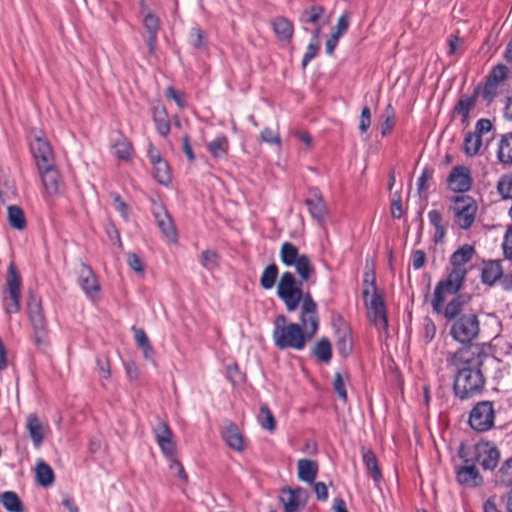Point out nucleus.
Returning a JSON list of instances; mask_svg holds the SVG:
<instances>
[{
	"label": "nucleus",
	"mask_w": 512,
	"mask_h": 512,
	"mask_svg": "<svg viewBox=\"0 0 512 512\" xmlns=\"http://www.w3.org/2000/svg\"><path fill=\"white\" fill-rule=\"evenodd\" d=\"M260 137L263 142L268 144H275L277 146L281 145V139L278 132L273 131L270 128H264L261 131Z\"/></svg>",
	"instance_id": "obj_52"
},
{
	"label": "nucleus",
	"mask_w": 512,
	"mask_h": 512,
	"mask_svg": "<svg viewBox=\"0 0 512 512\" xmlns=\"http://www.w3.org/2000/svg\"><path fill=\"white\" fill-rule=\"evenodd\" d=\"M476 461L486 470H493L500 458L495 445L490 442H480L475 446Z\"/></svg>",
	"instance_id": "obj_14"
},
{
	"label": "nucleus",
	"mask_w": 512,
	"mask_h": 512,
	"mask_svg": "<svg viewBox=\"0 0 512 512\" xmlns=\"http://www.w3.org/2000/svg\"><path fill=\"white\" fill-rule=\"evenodd\" d=\"M307 499V491L301 487L283 489L279 496V500L284 507V512H296L299 507L306 504Z\"/></svg>",
	"instance_id": "obj_15"
},
{
	"label": "nucleus",
	"mask_w": 512,
	"mask_h": 512,
	"mask_svg": "<svg viewBox=\"0 0 512 512\" xmlns=\"http://www.w3.org/2000/svg\"><path fill=\"white\" fill-rule=\"evenodd\" d=\"M479 346L483 348L480 357L483 374H491L495 380L502 379L508 373L507 365L495 356L490 355L485 344H479Z\"/></svg>",
	"instance_id": "obj_13"
},
{
	"label": "nucleus",
	"mask_w": 512,
	"mask_h": 512,
	"mask_svg": "<svg viewBox=\"0 0 512 512\" xmlns=\"http://www.w3.org/2000/svg\"><path fill=\"white\" fill-rule=\"evenodd\" d=\"M201 263L207 269L217 266V254L213 251H204L201 255Z\"/></svg>",
	"instance_id": "obj_57"
},
{
	"label": "nucleus",
	"mask_w": 512,
	"mask_h": 512,
	"mask_svg": "<svg viewBox=\"0 0 512 512\" xmlns=\"http://www.w3.org/2000/svg\"><path fill=\"white\" fill-rule=\"evenodd\" d=\"M324 8L320 5H312L303 10L300 21L306 24H318L320 18L324 14Z\"/></svg>",
	"instance_id": "obj_45"
},
{
	"label": "nucleus",
	"mask_w": 512,
	"mask_h": 512,
	"mask_svg": "<svg viewBox=\"0 0 512 512\" xmlns=\"http://www.w3.org/2000/svg\"><path fill=\"white\" fill-rule=\"evenodd\" d=\"M495 411L491 401H480L470 411L469 425L478 432H485L494 426Z\"/></svg>",
	"instance_id": "obj_10"
},
{
	"label": "nucleus",
	"mask_w": 512,
	"mask_h": 512,
	"mask_svg": "<svg viewBox=\"0 0 512 512\" xmlns=\"http://www.w3.org/2000/svg\"><path fill=\"white\" fill-rule=\"evenodd\" d=\"M153 122L157 132L166 137L170 133L171 125L166 108L162 104L153 107Z\"/></svg>",
	"instance_id": "obj_24"
},
{
	"label": "nucleus",
	"mask_w": 512,
	"mask_h": 512,
	"mask_svg": "<svg viewBox=\"0 0 512 512\" xmlns=\"http://www.w3.org/2000/svg\"><path fill=\"white\" fill-rule=\"evenodd\" d=\"M468 295H458L454 297L443 309L444 317L451 321L456 320L459 316L463 315L464 306L469 302Z\"/></svg>",
	"instance_id": "obj_25"
},
{
	"label": "nucleus",
	"mask_w": 512,
	"mask_h": 512,
	"mask_svg": "<svg viewBox=\"0 0 512 512\" xmlns=\"http://www.w3.org/2000/svg\"><path fill=\"white\" fill-rule=\"evenodd\" d=\"M280 260L286 267H294L300 278L296 284L301 288L303 282L309 280L314 273V267L306 254H300L298 248L291 242H284L280 247Z\"/></svg>",
	"instance_id": "obj_4"
},
{
	"label": "nucleus",
	"mask_w": 512,
	"mask_h": 512,
	"mask_svg": "<svg viewBox=\"0 0 512 512\" xmlns=\"http://www.w3.org/2000/svg\"><path fill=\"white\" fill-rule=\"evenodd\" d=\"M467 274V269L453 268L450 271L446 280L440 281L433 294L431 301L432 308L435 312L440 313L445 301L446 295H455L462 288L464 279Z\"/></svg>",
	"instance_id": "obj_6"
},
{
	"label": "nucleus",
	"mask_w": 512,
	"mask_h": 512,
	"mask_svg": "<svg viewBox=\"0 0 512 512\" xmlns=\"http://www.w3.org/2000/svg\"><path fill=\"white\" fill-rule=\"evenodd\" d=\"M502 248L505 258L512 261V228L505 233Z\"/></svg>",
	"instance_id": "obj_55"
},
{
	"label": "nucleus",
	"mask_w": 512,
	"mask_h": 512,
	"mask_svg": "<svg viewBox=\"0 0 512 512\" xmlns=\"http://www.w3.org/2000/svg\"><path fill=\"white\" fill-rule=\"evenodd\" d=\"M483 348L479 344L466 345L447 356L448 365L457 370L454 392L460 399H468L479 394L485 384L481 369Z\"/></svg>",
	"instance_id": "obj_2"
},
{
	"label": "nucleus",
	"mask_w": 512,
	"mask_h": 512,
	"mask_svg": "<svg viewBox=\"0 0 512 512\" xmlns=\"http://www.w3.org/2000/svg\"><path fill=\"white\" fill-rule=\"evenodd\" d=\"M28 319L33 331L34 341L37 345L46 343L48 336V321L42 306V301L35 294L30 293L26 300Z\"/></svg>",
	"instance_id": "obj_5"
},
{
	"label": "nucleus",
	"mask_w": 512,
	"mask_h": 512,
	"mask_svg": "<svg viewBox=\"0 0 512 512\" xmlns=\"http://www.w3.org/2000/svg\"><path fill=\"white\" fill-rule=\"evenodd\" d=\"M333 388L337 395L339 396V398L345 402L347 400V392L345 388L344 379L341 373L339 372H337L334 376Z\"/></svg>",
	"instance_id": "obj_51"
},
{
	"label": "nucleus",
	"mask_w": 512,
	"mask_h": 512,
	"mask_svg": "<svg viewBox=\"0 0 512 512\" xmlns=\"http://www.w3.org/2000/svg\"><path fill=\"white\" fill-rule=\"evenodd\" d=\"M278 272V267L275 263L266 266L260 277L261 287L265 290L272 289L276 283Z\"/></svg>",
	"instance_id": "obj_41"
},
{
	"label": "nucleus",
	"mask_w": 512,
	"mask_h": 512,
	"mask_svg": "<svg viewBox=\"0 0 512 512\" xmlns=\"http://www.w3.org/2000/svg\"><path fill=\"white\" fill-rule=\"evenodd\" d=\"M26 428L33 445L36 448L40 447L44 440V425L37 414L30 413L27 416Z\"/></svg>",
	"instance_id": "obj_22"
},
{
	"label": "nucleus",
	"mask_w": 512,
	"mask_h": 512,
	"mask_svg": "<svg viewBox=\"0 0 512 512\" xmlns=\"http://www.w3.org/2000/svg\"><path fill=\"white\" fill-rule=\"evenodd\" d=\"M277 296L283 301L288 312H294L301 304L300 324L289 322L283 314L276 316L273 322V341L279 350L293 349L301 351L314 337L319 327L317 304L310 293H303L296 284L295 276L284 272L277 285Z\"/></svg>",
	"instance_id": "obj_1"
},
{
	"label": "nucleus",
	"mask_w": 512,
	"mask_h": 512,
	"mask_svg": "<svg viewBox=\"0 0 512 512\" xmlns=\"http://www.w3.org/2000/svg\"><path fill=\"white\" fill-rule=\"evenodd\" d=\"M362 459L369 475L372 477L375 483H379L382 479V474L379 469L375 454L371 450H366L362 454Z\"/></svg>",
	"instance_id": "obj_35"
},
{
	"label": "nucleus",
	"mask_w": 512,
	"mask_h": 512,
	"mask_svg": "<svg viewBox=\"0 0 512 512\" xmlns=\"http://www.w3.org/2000/svg\"><path fill=\"white\" fill-rule=\"evenodd\" d=\"M259 425L269 432H273L276 428L275 418L266 404L260 407L259 414L257 415Z\"/></svg>",
	"instance_id": "obj_43"
},
{
	"label": "nucleus",
	"mask_w": 512,
	"mask_h": 512,
	"mask_svg": "<svg viewBox=\"0 0 512 512\" xmlns=\"http://www.w3.org/2000/svg\"><path fill=\"white\" fill-rule=\"evenodd\" d=\"M312 354L321 362L329 363L332 357V348L328 339L322 338L313 347Z\"/></svg>",
	"instance_id": "obj_39"
},
{
	"label": "nucleus",
	"mask_w": 512,
	"mask_h": 512,
	"mask_svg": "<svg viewBox=\"0 0 512 512\" xmlns=\"http://www.w3.org/2000/svg\"><path fill=\"white\" fill-rule=\"evenodd\" d=\"M336 349L338 353L346 358L352 352V338L348 326L343 325L336 331Z\"/></svg>",
	"instance_id": "obj_27"
},
{
	"label": "nucleus",
	"mask_w": 512,
	"mask_h": 512,
	"mask_svg": "<svg viewBox=\"0 0 512 512\" xmlns=\"http://www.w3.org/2000/svg\"><path fill=\"white\" fill-rule=\"evenodd\" d=\"M153 433L162 453L167 457H172L175 453V443L173 433L167 423L159 420L153 428Z\"/></svg>",
	"instance_id": "obj_16"
},
{
	"label": "nucleus",
	"mask_w": 512,
	"mask_h": 512,
	"mask_svg": "<svg viewBox=\"0 0 512 512\" xmlns=\"http://www.w3.org/2000/svg\"><path fill=\"white\" fill-rule=\"evenodd\" d=\"M498 159L503 164H512V132L502 136L498 151Z\"/></svg>",
	"instance_id": "obj_33"
},
{
	"label": "nucleus",
	"mask_w": 512,
	"mask_h": 512,
	"mask_svg": "<svg viewBox=\"0 0 512 512\" xmlns=\"http://www.w3.org/2000/svg\"><path fill=\"white\" fill-rule=\"evenodd\" d=\"M492 129V123L488 119H480L476 122L475 130L473 133L478 134L482 138L484 133L489 132Z\"/></svg>",
	"instance_id": "obj_62"
},
{
	"label": "nucleus",
	"mask_w": 512,
	"mask_h": 512,
	"mask_svg": "<svg viewBox=\"0 0 512 512\" xmlns=\"http://www.w3.org/2000/svg\"><path fill=\"white\" fill-rule=\"evenodd\" d=\"M475 98L463 96L457 102L454 111L462 117V123H468L469 113L475 106Z\"/></svg>",
	"instance_id": "obj_42"
},
{
	"label": "nucleus",
	"mask_w": 512,
	"mask_h": 512,
	"mask_svg": "<svg viewBox=\"0 0 512 512\" xmlns=\"http://www.w3.org/2000/svg\"><path fill=\"white\" fill-rule=\"evenodd\" d=\"M480 332V322L475 313H466L454 320L451 328V337L461 343L469 344L477 338Z\"/></svg>",
	"instance_id": "obj_8"
},
{
	"label": "nucleus",
	"mask_w": 512,
	"mask_h": 512,
	"mask_svg": "<svg viewBox=\"0 0 512 512\" xmlns=\"http://www.w3.org/2000/svg\"><path fill=\"white\" fill-rule=\"evenodd\" d=\"M43 187L47 194L54 195L59 190V174L53 165H49L47 168H38Z\"/></svg>",
	"instance_id": "obj_23"
},
{
	"label": "nucleus",
	"mask_w": 512,
	"mask_h": 512,
	"mask_svg": "<svg viewBox=\"0 0 512 512\" xmlns=\"http://www.w3.org/2000/svg\"><path fill=\"white\" fill-rule=\"evenodd\" d=\"M456 480L460 485L470 488L478 487L483 483V478L477 467L469 463L468 460L465 461L464 465L456 468Z\"/></svg>",
	"instance_id": "obj_17"
},
{
	"label": "nucleus",
	"mask_w": 512,
	"mask_h": 512,
	"mask_svg": "<svg viewBox=\"0 0 512 512\" xmlns=\"http://www.w3.org/2000/svg\"><path fill=\"white\" fill-rule=\"evenodd\" d=\"M106 233H107L110 241L114 245H117L118 247H121L122 243H121L120 235H119V232H118V230L116 229V227L114 225H112V224L107 225Z\"/></svg>",
	"instance_id": "obj_64"
},
{
	"label": "nucleus",
	"mask_w": 512,
	"mask_h": 512,
	"mask_svg": "<svg viewBox=\"0 0 512 512\" xmlns=\"http://www.w3.org/2000/svg\"><path fill=\"white\" fill-rule=\"evenodd\" d=\"M474 253L475 250L471 245H463L451 255L452 267L466 269L465 265L472 259Z\"/></svg>",
	"instance_id": "obj_29"
},
{
	"label": "nucleus",
	"mask_w": 512,
	"mask_h": 512,
	"mask_svg": "<svg viewBox=\"0 0 512 512\" xmlns=\"http://www.w3.org/2000/svg\"><path fill=\"white\" fill-rule=\"evenodd\" d=\"M30 150L38 168H47L53 165L54 156L48 141L40 135H35L30 142Z\"/></svg>",
	"instance_id": "obj_12"
},
{
	"label": "nucleus",
	"mask_w": 512,
	"mask_h": 512,
	"mask_svg": "<svg viewBox=\"0 0 512 512\" xmlns=\"http://www.w3.org/2000/svg\"><path fill=\"white\" fill-rule=\"evenodd\" d=\"M472 184L471 169L465 165L453 167L447 177V186L455 193L463 194L470 191Z\"/></svg>",
	"instance_id": "obj_11"
},
{
	"label": "nucleus",
	"mask_w": 512,
	"mask_h": 512,
	"mask_svg": "<svg viewBox=\"0 0 512 512\" xmlns=\"http://www.w3.org/2000/svg\"><path fill=\"white\" fill-rule=\"evenodd\" d=\"M391 215L395 219H400L404 215V210L402 207V200H401V193L399 191H396L392 195Z\"/></svg>",
	"instance_id": "obj_50"
},
{
	"label": "nucleus",
	"mask_w": 512,
	"mask_h": 512,
	"mask_svg": "<svg viewBox=\"0 0 512 512\" xmlns=\"http://www.w3.org/2000/svg\"><path fill=\"white\" fill-rule=\"evenodd\" d=\"M349 25H350V14L348 12H344L338 18L337 23L333 29L344 35L347 32Z\"/></svg>",
	"instance_id": "obj_59"
},
{
	"label": "nucleus",
	"mask_w": 512,
	"mask_h": 512,
	"mask_svg": "<svg viewBox=\"0 0 512 512\" xmlns=\"http://www.w3.org/2000/svg\"><path fill=\"white\" fill-rule=\"evenodd\" d=\"M22 280L13 263L8 267L5 285L2 291V306L6 314L20 311Z\"/></svg>",
	"instance_id": "obj_7"
},
{
	"label": "nucleus",
	"mask_w": 512,
	"mask_h": 512,
	"mask_svg": "<svg viewBox=\"0 0 512 512\" xmlns=\"http://www.w3.org/2000/svg\"><path fill=\"white\" fill-rule=\"evenodd\" d=\"M0 504L8 512H23V504L14 491H5L0 493Z\"/></svg>",
	"instance_id": "obj_32"
},
{
	"label": "nucleus",
	"mask_w": 512,
	"mask_h": 512,
	"mask_svg": "<svg viewBox=\"0 0 512 512\" xmlns=\"http://www.w3.org/2000/svg\"><path fill=\"white\" fill-rule=\"evenodd\" d=\"M222 437L230 448L236 451L244 450V440L242 434L240 433L238 427L235 424L230 423L222 431Z\"/></svg>",
	"instance_id": "obj_28"
},
{
	"label": "nucleus",
	"mask_w": 512,
	"mask_h": 512,
	"mask_svg": "<svg viewBox=\"0 0 512 512\" xmlns=\"http://www.w3.org/2000/svg\"><path fill=\"white\" fill-rule=\"evenodd\" d=\"M298 478L311 484L314 482L318 473V464L314 460L310 459H299L297 461Z\"/></svg>",
	"instance_id": "obj_26"
},
{
	"label": "nucleus",
	"mask_w": 512,
	"mask_h": 512,
	"mask_svg": "<svg viewBox=\"0 0 512 512\" xmlns=\"http://www.w3.org/2000/svg\"><path fill=\"white\" fill-rule=\"evenodd\" d=\"M113 154L122 160H129L132 156V146L128 139L122 135L112 145Z\"/></svg>",
	"instance_id": "obj_37"
},
{
	"label": "nucleus",
	"mask_w": 512,
	"mask_h": 512,
	"mask_svg": "<svg viewBox=\"0 0 512 512\" xmlns=\"http://www.w3.org/2000/svg\"><path fill=\"white\" fill-rule=\"evenodd\" d=\"M371 125V112L369 107L365 106L360 115L359 130L365 133Z\"/></svg>",
	"instance_id": "obj_58"
},
{
	"label": "nucleus",
	"mask_w": 512,
	"mask_h": 512,
	"mask_svg": "<svg viewBox=\"0 0 512 512\" xmlns=\"http://www.w3.org/2000/svg\"><path fill=\"white\" fill-rule=\"evenodd\" d=\"M154 216L157 222L158 227L164 234V236L170 241H176L177 234L175 227L173 225V221L171 217L168 215L166 210L162 206H158L154 210Z\"/></svg>",
	"instance_id": "obj_20"
},
{
	"label": "nucleus",
	"mask_w": 512,
	"mask_h": 512,
	"mask_svg": "<svg viewBox=\"0 0 512 512\" xmlns=\"http://www.w3.org/2000/svg\"><path fill=\"white\" fill-rule=\"evenodd\" d=\"M362 294L374 324L379 328L387 329L385 305L382 296L377 292L374 272L365 273Z\"/></svg>",
	"instance_id": "obj_3"
},
{
	"label": "nucleus",
	"mask_w": 512,
	"mask_h": 512,
	"mask_svg": "<svg viewBox=\"0 0 512 512\" xmlns=\"http://www.w3.org/2000/svg\"><path fill=\"white\" fill-rule=\"evenodd\" d=\"M502 267L499 261H489L482 269V281L485 284L493 285L502 276Z\"/></svg>",
	"instance_id": "obj_31"
},
{
	"label": "nucleus",
	"mask_w": 512,
	"mask_h": 512,
	"mask_svg": "<svg viewBox=\"0 0 512 512\" xmlns=\"http://www.w3.org/2000/svg\"><path fill=\"white\" fill-rule=\"evenodd\" d=\"M498 84L487 78L483 88V97L485 100L492 101L498 95Z\"/></svg>",
	"instance_id": "obj_54"
},
{
	"label": "nucleus",
	"mask_w": 512,
	"mask_h": 512,
	"mask_svg": "<svg viewBox=\"0 0 512 512\" xmlns=\"http://www.w3.org/2000/svg\"><path fill=\"white\" fill-rule=\"evenodd\" d=\"M497 482L504 486L512 485V456L500 468L497 474Z\"/></svg>",
	"instance_id": "obj_46"
},
{
	"label": "nucleus",
	"mask_w": 512,
	"mask_h": 512,
	"mask_svg": "<svg viewBox=\"0 0 512 512\" xmlns=\"http://www.w3.org/2000/svg\"><path fill=\"white\" fill-rule=\"evenodd\" d=\"M426 261V255L422 250H416L412 255V265L415 270L421 269Z\"/></svg>",
	"instance_id": "obj_63"
},
{
	"label": "nucleus",
	"mask_w": 512,
	"mask_h": 512,
	"mask_svg": "<svg viewBox=\"0 0 512 512\" xmlns=\"http://www.w3.org/2000/svg\"><path fill=\"white\" fill-rule=\"evenodd\" d=\"M153 176L162 185H168L171 181V174L168 163L163 159L153 163Z\"/></svg>",
	"instance_id": "obj_44"
},
{
	"label": "nucleus",
	"mask_w": 512,
	"mask_h": 512,
	"mask_svg": "<svg viewBox=\"0 0 512 512\" xmlns=\"http://www.w3.org/2000/svg\"><path fill=\"white\" fill-rule=\"evenodd\" d=\"M190 40L192 45L197 49L206 48L207 35L199 27H193L190 30Z\"/></svg>",
	"instance_id": "obj_48"
},
{
	"label": "nucleus",
	"mask_w": 512,
	"mask_h": 512,
	"mask_svg": "<svg viewBox=\"0 0 512 512\" xmlns=\"http://www.w3.org/2000/svg\"><path fill=\"white\" fill-rule=\"evenodd\" d=\"M507 74L508 67L504 64H498L491 70L487 78L492 82L500 85L502 82L506 80Z\"/></svg>",
	"instance_id": "obj_49"
},
{
	"label": "nucleus",
	"mask_w": 512,
	"mask_h": 512,
	"mask_svg": "<svg viewBox=\"0 0 512 512\" xmlns=\"http://www.w3.org/2000/svg\"><path fill=\"white\" fill-rule=\"evenodd\" d=\"M451 203L454 222L461 229H469L474 223L478 209L476 201L471 196L458 195L451 198Z\"/></svg>",
	"instance_id": "obj_9"
},
{
	"label": "nucleus",
	"mask_w": 512,
	"mask_h": 512,
	"mask_svg": "<svg viewBox=\"0 0 512 512\" xmlns=\"http://www.w3.org/2000/svg\"><path fill=\"white\" fill-rule=\"evenodd\" d=\"M318 50H319V46H318L317 43H310L307 46L305 54H304L303 59H302V66L303 67H306L309 64V62L313 58H315V56L318 53Z\"/></svg>",
	"instance_id": "obj_61"
},
{
	"label": "nucleus",
	"mask_w": 512,
	"mask_h": 512,
	"mask_svg": "<svg viewBox=\"0 0 512 512\" xmlns=\"http://www.w3.org/2000/svg\"><path fill=\"white\" fill-rule=\"evenodd\" d=\"M384 121L381 124V134L382 136H387L390 134L395 125V115L393 108L389 105L384 111Z\"/></svg>",
	"instance_id": "obj_47"
},
{
	"label": "nucleus",
	"mask_w": 512,
	"mask_h": 512,
	"mask_svg": "<svg viewBox=\"0 0 512 512\" xmlns=\"http://www.w3.org/2000/svg\"><path fill=\"white\" fill-rule=\"evenodd\" d=\"M482 146V138L471 131L467 132L464 137L463 152L468 157L477 155Z\"/></svg>",
	"instance_id": "obj_36"
},
{
	"label": "nucleus",
	"mask_w": 512,
	"mask_h": 512,
	"mask_svg": "<svg viewBox=\"0 0 512 512\" xmlns=\"http://www.w3.org/2000/svg\"><path fill=\"white\" fill-rule=\"evenodd\" d=\"M272 27L277 37L281 40L289 41L293 36V24L283 16L276 17L272 21Z\"/></svg>",
	"instance_id": "obj_30"
},
{
	"label": "nucleus",
	"mask_w": 512,
	"mask_h": 512,
	"mask_svg": "<svg viewBox=\"0 0 512 512\" xmlns=\"http://www.w3.org/2000/svg\"><path fill=\"white\" fill-rule=\"evenodd\" d=\"M311 197L305 200V204L311 217L319 224L323 223L326 218L327 208L324 199L318 189L314 188L310 191Z\"/></svg>",
	"instance_id": "obj_19"
},
{
	"label": "nucleus",
	"mask_w": 512,
	"mask_h": 512,
	"mask_svg": "<svg viewBox=\"0 0 512 512\" xmlns=\"http://www.w3.org/2000/svg\"><path fill=\"white\" fill-rule=\"evenodd\" d=\"M8 222L11 227L17 230H23L26 227V219L22 209L11 205L7 209Z\"/></svg>",
	"instance_id": "obj_40"
},
{
	"label": "nucleus",
	"mask_w": 512,
	"mask_h": 512,
	"mask_svg": "<svg viewBox=\"0 0 512 512\" xmlns=\"http://www.w3.org/2000/svg\"><path fill=\"white\" fill-rule=\"evenodd\" d=\"M35 475L38 484L43 487L50 486L54 481V473L51 467L43 460H39L35 467Z\"/></svg>",
	"instance_id": "obj_34"
},
{
	"label": "nucleus",
	"mask_w": 512,
	"mask_h": 512,
	"mask_svg": "<svg viewBox=\"0 0 512 512\" xmlns=\"http://www.w3.org/2000/svg\"><path fill=\"white\" fill-rule=\"evenodd\" d=\"M229 142L226 136L215 137L209 144L208 150L214 158H223L228 153Z\"/></svg>",
	"instance_id": "obj_38"
},
{
	"label": "nucleus",
	"mask_w": 512,
	"mask_h": 512,
	"mask_svg": "<svg viewBox=\"0 0 512 512\" xmlns=\"http://www.w3.org/2000/svg\"><path fill=\"white\" fill-rule=\"evenodd\" d=\"M127 263L132 270L136 273H143V262L135 253H129L127 256Z\"/></svg>",
	"instance_id": "obj_60"
},
{
	"label": "nucleus",
	"mask_w": 512,
	"mask_h": 512,
	"mask_svg": "<svg viewBox=\"0 0 512 512\" xmlns=\"http://www.w3.org/2000/svg\"><path fill=\"white\" fill-rule=\"evenodd\" d=\"M432 175L433 172L430 169L424 168L422 170L417 180V190L420 195L427 190V182L432 178Z\"/></svg>",
	"instance_id": "obj_53"
},
{
	"label": "nucleus",
	"mask_w": 512,
	"mask_h": 512,
	"mask_svg": "<svg viewBox=\"0 0 512 512\" xmlns=\"http://www.w3.org/2000/svg\"><path fill=\"white\" fill-rule=\"evenodd\" d=\"M78 275V283L80 287L87 297L94 299L98 295L100 287L92 269L88 265L81 263Z\"/></svg>",
	"instance_id": "obj_18"
},
{
	"label": "nucleus",
	"mask_w": 512,
	"mask_h": 512,
	"mask_svg": "<svg viewBox=\"0 0 512 512\" xmlns=\"http://www.w3.org/2000/svg\"><path fill=\"white\" fill-rule=\"evenodd\" d=\"M143 26L148 34L146 43L148 45L149 51L150 53H154L160 27L159 18L152 12H148L143 19Z\"/></svg>",
	"instance_id": "obj_21"
},
{
	"label": "nucleus",
	"mask_w": 512,
	"mask_h": 512,
	"mask_svg": "<svg viewBox=\"0 0 512 512\" xmlns=\"http://www.w3.org/2000/svg\"><path fill=\"white\" fill-rule=\"evenodd\" d=\"M135 341L141 349L150 350L148 337L143 329L133 328Z\"/></svg>",
	"instance_id": "obj_56"
}]
</instances>
